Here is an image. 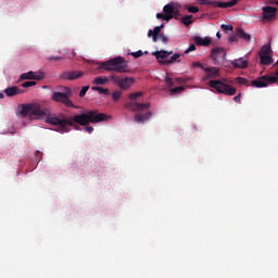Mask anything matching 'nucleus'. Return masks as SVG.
I'll list each match as a JSON object with an SVG mask.
<instances>
[{"mask_svg": "<svg viewBox=\"0 0 278 278\" xmlns=\"http://www.w3.org/2000/svg\"><path fill=\"white\" fill-rule=\"evenodd\" d=\"M110 115L105 113H99L97 110H90L72 117H66L64 114H60L59 116L48 115L46 123L58 127V131L61 134H68V131H71V128L68 127H73L76 131H84V128L81 127H86L87 125H90V123H103V121H110Z\"/></svg>", "mask_w": 278, "mask_h": 278, "instance_id": "f257e3e1", "label": "nucleus"}, {"mask_svg": "<svg viewBox=\"0 0 278 278\" xmlns=\"http://www.w3.org/2000/svg\"><path fill=\"white\" fill-rule=\"evenodd\" d=\"M100 68L104 71H114L115 73H127V61L125 58L117 56L100 64Z\"/></svg>", "mask_w": 278, "mask_h": 278, "instance_id": "f03ea898", "label": "nucleus"}, {"mask_svg": "<svg viewBox=\"0 0 278 278\" xmlns=\"http://www.w3.org/2000/svg\"><path fill=\"white\" fill-rule=\"evenodd\" d=\"M152 55H154L161 64H165L166 66L170 64H175V62H181V59H180L181 54L179 53L173 54V51L168 52L166 50H161V51L153 52Z\"/></svg>", "mask_w": 278, "mask_h": 278, "instance_id": "7ed1b4c3", "label": "nucleus"}, {"mask_svg": "<svg viewBox=\"0 0 278 278\" xmlns=\"http://www.w3.org/2000/svg\"><path fill=\"white\" fill-rule=\"evenodd\" d=\"M210 88H213L219 94H226L227 97H233L237 92L235 87L231 85L225 84L223 80H210L208 81Z\"/></svg>", "mask_w": 278, "mask_h": 278, "instance_id": "20e7f679", "label": "nucleus"}, {"mask_svg": "<svg viewBox=\"0 0 278 278\" xmlns=\"http://www.w3.org/2000/svg\"><path fill=\"white\" fill-rule=\"evenodd\" d=\"M20 114L22 116H37V118H42L47 113L40 109V105L23 104Z\"/></svg>", "mask_w": 278, "mask_h": 278, "instance_id": "39448f33", "label": "nucleus"}, {"mask_svg": "<svg viewBox=\"0 0 278 278\" xmlns=\"http://www.w3.org/2000/svg\"><path fill=\"white\" fill-rule=\"evenodd\" d=\"M277 84L275 76L264 75L250 81L252 88H268V85Z\"/></svg>", "mask_w": 278, "mask_h": 278, "instance_id": "423d86ee", "label": "nucleus"}, {"mask_svg": "<svg viewBox=\"0 0 278 278\" xmlns=\"http://www.w3.org/2000/svg\"><path fill=\"white\" fill-rule=\"evenodd\" d=\"M52 101L63 103L65 108H74L75 110H79V106L75 105L73 101H71V99L68 98V93H64L60 91L53 92Z\"/></svg>", "mask_w": 278, "mask_h": 278, "instance_id": "0eeeda50", "label": "nucleus"}, {"mask_svg": "<svg viewBox=\"0 0 278 278\" xmlns=\"http://www.w3.org/2000/svg\"><path fill=\"white\" fill-rule=\"evenodd\" d=\"M263 21H274L277 16V8L274 7H263Z\"/></svg>", "mask_w": 278, "mask_h": 278, "instance_id": "6e6552de", "label": "nucleus"}, {"mask_svg": "<svg viewBox=\"0 0 278 278\" xmlns=\"http://www.w3.org/2000/svg\"><path fill=\"white\" fill-rule=\"evenodd\" d=\"M45 78V72H27L21 75V79H35L36 81H42Z\"/></svg>", "mask_w": 278, "mask_h": 278, "instance_id": "1a4fd4ad", "label": "nucleus"}, {"mask_svg": "<svg viewBox=\"0 0 278 278\" xmlns=\"http://www.w3.org/2000/svg\"><path fill=\"white\" fill-rule=\"evenodd\" d=\"M84 77V72L80 71H68L61 74V79H67L74 81V79H79Z\"/></svg>", "mask_w": 278, "mask_h": 278, "instance_id": "9d476101", "label": "nucleus"}, {"mask_svg": "<svg viewBox=\"0 0 278 278\" xmlns=\"http://www.w3.org/2000/svg\"><path fill=\"white\" fill-rule=\"evenodd\" d=\"M163 12L165 14L164 21H170L177 12V7H175V3H168L163 8Z\"/></svg>", "mask_w": 278, "mask_h": 278, "instance_id": "9b49d317", "label": "nucleus"}, {"mask_svg": "<svg viewBox=\"0 0 278 278\" xmlns=\"http://www.w3.org/2000/svg\"><path fill=\"white\" fill-rule=\"evenodd\" d=\"M225 55H227L225 48H213L211 51V60H214L215 62H218V60H225Z\"/></svg>", "mask_w": 278, "mask_h": 278, "instance_id": "f8f14e48", "label": "nucleus"}, {"mask_svg": "<svg viewBox=\"0 0 278 278\" xmlns=\"http://www.w3.org/2000/svg\"><path fill=\"white\" fill-rule=\"evenodd\" d=\"M206 75L204 76L203 80L205 79H216L220 77V68L218 67H206L204 68Z\"/></svg>", "mask_w": 278, "mask_h": 278, "instance_id": "ddd939ff", "label": "nucleus"}, {"mask_svg": "<svg viewBox=\"0 0 278 278\" xmlns=\"http://www.w3.org/2000/svg\"><path fill=\"white\" fill-rule=\"evenodd\" d=\"M231 66H233V68H248L249 61H247L242 58L235 59L233 61H231Z\"/></svg>", "mask_w": 278, "mask_h": 278, "instance_id": "4468645a", "label": "nucleus"}, {"mask_svg": "<svg viewBox=\"0 0 278 278\" xmlns=\"http://www.w3.org/2000/svg\"><path fill=\"white\" fill-rule=\"evenodd\" d=\"M136 80L132 77H126V78H122L121 83H119V88L122 90H129V88H131V85L135 83Z\"/></svg>", "mask_w": 278, "mask_h": 278, "instance_id": "2eb2a0df", "label": "nucleus"}, {"mask_svg": "<svg viewBox=\"0 0 278 278\" xmlns=\"http://www.w3.org/2000/svg\"><path fill=\"white\" fill-rule=\"evenodd\" d=\"M236 36L237 38H241L245 42H251V35L247 34V31H244V29L242 28H236Z\"/></svg>", "mask_w": 278, "mask_h": 278, "instance_id": "dca6fc26", "label": "nucleus"}, {"mask_svg": "<svg viewBox=\"0 0 278 278\" xmlns=\"http://www.w3.org/2000/svg\"><path fill=\"white\" fill-rule=\"evenodd\" d=\"M153 114L151 112H147L146 114L137 113L135 114V123H144V121H149Z\"/></svg>", "mask_w": 278, "mask_h": 278, "instance_id": "f3484780", "label": "nucleus"}, {"mask_svg": "<svg viewBox=\"0 0 278 278\" xmlns=\"http://www.w3.org/2000/svg\"><path fill=\"white\" fill-rule=\"evenodd\" d=\"M7 97H16V94H21L23 90L18 87H9L4 90Z\"/></svg>", "mask_w": 278, "mask_h": 278, "instance_id": "a211bd4d", "label": "nucleus"}, {"mask_svg": "<svg viewBox=\"0 0 278 278\" xmlns=\"http://www.w3.org/2000/svg\"><path fill=\"white\" fill-rule=\"evenodd\" d=\"M241 0H230L228 2H218L217 1V8H223V9H227V8H233V5H238V3H240Z\"/></svg>", "mask_w": 278, "mask_h": 278, "instance_id": "6ab92c4d", "label": "nucleus"}, {"mask_svg": "<svg viewBox=\"0 0 278 278\" xmlns=\"http://www.w3.org/2000/svg\"><path fill=\"white\" fill-rule=\"evenodd\" d=\"M109 81H110V78L105 76H99L93 79V84L96 86H105V84H108Z\"/></svg>", "mask_w": 278, "mask_h": 278, "instance_id": "aec40b11", "label": "nucleus"}, {"mask_svg": "<svg viewBox=\"0 0 278 278\" xmlns=\"http://www.w3.org/2000/svg\"><path fill=\"white\" fill-rule=\"evenodd\" d=\"M261 64H263L264 66H269V64H273V58L268 54L265 55H261Z\"/></svg>", "mask_w": 278, "mask_h": 278, "instance_id": "412c9836", "label": "nucleus"}, {"mask_svg": "<svg viewBox=\"0 0 278 278\" xmlns=\"http://www.w3.org/2000/svg\"><path fill=\"white\" fill-rule=\"evenodd\" d=\"M162 29H164V25L156 26L154 27L153 30L149 29L148 37L151 38L152 35L160 36L161 35L160 31H162Z\"/></svg>", "mask_w": 278, "mask_h": 278, "instance_id": "4be33fe9", "label": "nucleus"}, {"mask_svg": "<svg viewBox=\"0 0 278 278\" xmlns=\"http://www.w3.org/2000/svg\"><path fill=\"white\" fill-rule=\"evenodd\" d=\"M151 108V103H138L136 105V112H146V110H149Z\"/></svg>", "mask_w": 278, "mask_h": 278, "instance_id": "5701e85b", "label": "nucleus"}, {"mask_svg": "<svg viewBox=\"0 0 278 278\" xmlns=\"http://www.w3.org/2000/svg\"><path fill=\"white\" fill-rule=\"evenodd\" d=\"M91 90H93L94 92H99L100 94H110V89L99 86L91 87Z\"/></svg>", "mask_w": 278, "mask_h": 278, "instance_id": "b1692460", "label": "nucleus"}, {"mask_svg": "<svg viewBox=\"0 0 278 278\" xmlns=\"http://www.w3.org/2000/svg\"><path fill=\"white\" fill-rule=\"evenodd\" d=\"M200 5H213V8L218 7V1H212V0H197Z\"/></svg>", "mask_w": 278, "mask_h": 278, "instance_id": "393cba45", "label": "nucleus"}, {"mask_svg": "<svg viewBox=\"0 0 278 278\" xmlns=\"http://www.w3.org/2000/svg\"><path fill=\"white\" fill-rule=\"evenodd\" d=\"M192 18H193L192 15H187V16L181 17L182 25H186V27H188L189 25H191Z\"/></svg>", "mask_w": 278, "mask_h": 278, "instance_id": "a878e982", "label": "nucleus"}, {"mask_svg": "<svg viewBox=\"0 0 278 278\" xmlns=\"http://www.w3.org/2000/svg\"><path fill=\"white\" fill-rule=\"evenodd\" d=\"M184 90H186V88L184 86H179V87L169 89V92L170 94H181Z\"/></svg>", "mask_w": 278, "mask_h": 278, "instance_id": "bb28decb", "label": "nucleus"}, {"mask_svg": "<svg viewBox=\"0 0 278 278\" xmlns=\"http://www.w3.org/2000/svg\"><path fill=\"white\" fill-rule=\"evenodd\" d=\"M269 53H270V46L264 45V46L261 48L260 56H262V55H268Z\"/></svg>", "mask_w": 278, "mask_h": 278, "instance_id": "cd10ccee", "label": "nucleus"}, {"mask_svg": "<svg viewBox=\"0 0 278 278\" xmlns=\"http://www.w3.org/2000/svg\"><path fill=\"white\" fill-rule=\"evenodd\" d=\"M236 81L240 85V86H251V84H249V79L244 78V77H237Z\"/></svg>", "mask_w": 278, "mask_h": 278, "instance_id": "c85d7f7f", "label": "nucleus"}, {"mask_svg": "<svg viewBox=\"0 0 278 278\" xmlns=\"http://www.w3.org/2000/svg\"><path fill=\"white\" fill-rule=\"evenodd\" d=\"M220 29H223V31H225V34H229V31H233V25L222 24Z\"/></svg>", "mask_w": 278, "mask_h": 278, "instance_id": "c756f323", "label": "nucleus"}, {"mask_svg": "<svg viewBox=\"0 0 278 278\" xmlns=\"http://www.w3.org/2000/svg\"><path fill=\"white\" fill-rule=\"evenodd\" d=\"M136 105H137V102H128L125 104V109L130 110V112H136Z\"/></svg>", "mask_w": 278, "mask_h": 278, "instance_id": "7c9ffc66", "label": "nucleus"}, {"mask_svg": "<svg viewBox=\"0 0 278 278\" xmlns=\"http://www.w3.org/2000/svg\"><path fill=\"white\" fill-rule=\"evenodd\" d=\"M122 96H123L122 91H114L112 93V99L116 103V102H118V100L121 99Z\"/></svg>", "mask_w": 278, "mask_h": 278, "instance_id": "2f4dec72", "label": "nucleus"}, {"mask_svg": "<svg viewBox=\"0 0 278 278\" xmlns=\"http://www.w3.org/2000/svg\"><path fill=\"white\" fill-rule=\"evenodd\" d=\"M193 42H194L198 47H203V38H202V37L195 36V37L193 38Z\"/></svg>", "mask_w": 278, "mask_h": 278, "instance_id": "473e14b6", "label": "nucleus"}, {"mask_svg": "<svg viewBox=\"0 0 278 278\" xmlns=\"http://www.w3.org/2000/svg\"><path fill=\"white\" fill-rule=\"evenodd\" d=\"M122 79H123V78H121L119 76H116V75L111 76V81H112L113 84H117V86H121Z\"/></svg>", "mask_w": 278, "mask_h": 278, "instance_id": "72a5a7b5", "label": "nucleus"}, {"mask_svg": "<svg viewBox=\"0 0 278 278\" xmlns=\"http://www.w3.org/2000/svg\"><path fill=\"white\" fill-rule=\"evenodd\" d=\"M139 97H142V92H135V93H130L128 96V98L130 99V101H136V99H138Z\"/></svg>", "mask_w": 278, "mask_h": 278, "instance_id": "f704fd0d", "label": "nucleus"}, {"mask_svg": "<svg viewBox=\"0 0 278 278\" xmlns=\"http://www.w3.org/2000/svg\"><path fill=\"white\" fill-rule=\"evenodd\" d=\"M129 55H132V58H142V55H144V52H142V50H139L137 52H130Z\"/></svg>", "mask_w": 278, "mask_h": 278, "instance_id": "c9c22d12", "label": "nucleus"}, {"mask_svg": "<svg viewBox=\"0 0 278 278\" xmlns=\"http://www.w3.org/2000/svg\"><path fill=\"white\" fill-rule=\"evenodd\" d=\"M88 90H90V86H85L81 88V90L79 91V97H86V92H88Z\"/></svg>", "mask_w": 278, "mask_h": 278, "instance_id": "e433bc0d", "label": "nucleus"}, {"mask_svg": "<svg viewBox=\"0 0 278 278\" xmlns=\"http://www.w3.org/2000/svg\"><path fill=\"white\" fill-rule=\"evenodd\" d=\"M22 86L23 88H31V86H36V81L28 80L23 83Z\"/></svg>", "mask_w": 278, "mask_h": 278, "instance_id": "4c0bfd02", "label": "nucleus"}, {"mask_svg": "<svg viewBox=\"0 0 278 278\" xmlns=\"http://www.w3.org/2000/svg\"><path fill=\"white\" fill-rule=\"evenodd\" d=\"M159 38H160V40H162L163 45H167L168 43V37H166V35L161 34V35H159Z\"/></svg>", "mask_w": 278, "mask_h": 278, "instance_id": "58836bf2", "label": "nucleus"}, {"mask_svg": "<svg viewBox=\"0 0 278 278\" xmlns=\"http://www.w3.org/2000/svg\"><path fill=\"white\" fill-rule=\"evenodd\" d=\"M192 67L193 68H202V71H204V68H206L205 66H203V64H201V62H193L192 63Z\"/></svg>", "mask_w": 278, "mask_h": 278, "instance_id": "ea45409f", "label": "nucleus"}, {"mask_svg": "<svg viewBox=\"0 0 278 278\" xmlns=\"http://www.w3.org/2000/svg\"><path fill=\"white\" fill-rule=\"evenodd\" d=\"M191 51H197V46L192 43L186 51L185 54L188 55V53H191Z\"/></svg>", "mask_w": 278, "mask_h": 278, "instance_id": "a19ab883", "label": "nucleus"}, {"mask_svg": "<svg viewBox=\"0 0 278 278\" xmlns=\"http://www.w3.org/2000/svg\"><path fill=\"white\" fill-rule=\"evenodd\" d=\"M83 131H86L87 134H92V131H94V127L87 125L83 128Z\"/></svg>", "mask_w": 278, "mask_h": 278, "instance_id": "79ce46f5", "label": "nucleus"}, {"mask_svg": "<svg viewBox=\"0 0 278 278\" xmlns=\"http://www.w3.org/2000/svg\"><path fill=\"white\" fill-rule=\"evenodd\" d=\"M188 12H191V14H197L199 12V7H188Z\"/></svg>", "mask_w": 278, "mask_h": 278, "instance_id": "37998d69", "label": "nucleus"}, {"mask_svg": "<svg viewBox=\"0 0 278 278\" xmlns=\"http://www.w3.org/2000/svg\"><path fill=\"white\" fill-rule=\"evenodd\" d=\"M210 45H212V39H210V37H205L203 39V47H210Z\"/></svg>", "mask_w": 278, "mask_h": 278, "instance_id": "c03bdc74", "label": "nucleus"}, {"mask_svg": "<svg viewBox=\"0 0 278 278\" xmlns=\"http://www.w3.org/2000/svg\"><path fill=\"white\" fill-rule=\"evenodd\" d=\"M165 81H166V84H167V86L169 87V88H172V86H174V81H173V78H170V77H168V76H166L165 77Z\"/></svg>", "mask_w": 278, "mask_h": 278, "instance_id": "a18cd8bd", "label": "nucleus"}, {"mask_svg": "<svg viewBox=\"0 0 278 278\" xmlns=\"http://www.w3.org/2000/svg\"><path fill=\"white\" fill-rule=\"evenodd\" d=\"M233 101H235V103H240V101H242V93L235 96Z\"/></svg>", "mask_w": 278, "mask_h": 278, "instance_id": "49530a36", "label": "nucleus"}, {"mask_svg": "<svg viewBox=\"0 0 278 278\" xmlns=\"http://www.w3.org/2000/svg\"><path fill=\"white\" fill-rule=\"evenodd\" d=\"M228 42H238V36L232 35L228 38Z\"/></svg>", "mask_w": 278, "mask_h": 278, "instance_id": "de8ad7c7", "label": "nucleus"}, {"mask_svg": "<svg viewBox=\"0 0 278 278\" xmlns=\"http://www.w3.org/2000/svg\"><path fill=\"white\" fill-rule=\"evenodd\" d=\"M48 60L49 61L54 60V62H60V60H64V58H62V56H49Z\"/></svg>", "mask_w": 278, "mask_h": 278, "instance_id": "09e8293b", "label": "nucleus"}, {"mask_svg": "<svg viewBox=\"0 0 278 278\" xmlns=\"http://www.w3.org/2000/svg\"><path fill=\"white\" fill-rule=\"evenodd\" d=\"M151 38L153 42H157V38H160V35H151Z\"/></svg>", "mask_w": 278, "mask_h": 278, "instance_id": "8fccbe9b", "label": "nucleus"}, {"mask_svg": "<svg viewBox=\"0 0 278 278\" xmlns=\"http://www.w3.org/2000/svg\"><path fill=\"white\" fill-rule=\"evenodd\" d=\"M166 17V15L164 14V13H157L156 14V18H165Z\"/></svg>", "mask_w": 278, "mask_h": 278, "instance_id": "3c124183", "label": "nucleus"}, {"mask_svg": "<svg viewBox=\"0 0 278 278\" xmlns=\"http://www.w3.org/2000/svg\"><path fill=\"white\" fill-rule=\"evenodd\" d=\"M179 16H181V14L179 13V9H177V12L174 13V17L175 18H179Z\"/></svg>", "mask_w": 278, "mask_h": 278, "instance_id": "603ef678", "label": "nucleus"}, {"mask_svg": "<svg viewBox=\"0 0 278 278\" xmlns=\"http://www.w3.org/2000/svg\"><path fill=\"white\" fill-rule=\"evenodd\" d=\"M268 3H270V4L277 3V0H268Z\"/></svg>", "mask_w": 278, "mask_h": 278, "instance_id": "864d4df0", "label": "nucleus"}, {"mask_svg": "<svg viewBox=\"0 0 278 278\" xmlns=\"http://www.w3.org/2000/svg\"><path fill=\"white\" fill-rule=\"evenodd\" d=\"M216 36L218 39H220L222 38L220 31H217Z\"/></svg>", "mask_w": 278, "mask_h": 278, "instance_id": "5fc2aeb1", "label": "nucleus"}, {"mask_svg": "<svg viewBox=\"0 0 278 278\" xmlns=\"http://www.w3.org/2000/svg\"><path fill=\"white\" fill-rule=\"evenodd\" d=\"M271 5H278V0H276V2H271Z\"/></svg>", "mask_w": 278, "mask_h": 278, "instance_id": "6e6d98bb", "label": "nucleus"}, {"mask_svg": "<svg viewBox=\"0 0 278 278\" xmlns=\"http://www.w3.org/2000/svg\"><path fill=\"white\" fill-rule=\"evenodd\" d=\"M0 99H3V93H0Z\"/></svg>", "mask_w": 278, "mask_h": 278, "instance_id": "4d7b16f0", "label": "nucleus"}, {"mask_svg": "<svg viewBox=\"0 0 278 278\" xmlns=\"http://www.w3.org/2000/svg\"><path fill=\"white\" fill-rule=\"evenodd\" d=\"M275 66H278V60H277V62L275 63Z\"/></svg>", "mask_w": 278, "mask_h": 278, "instance_id": "13d9d810", "label": "nucleus"}]
</instances>
